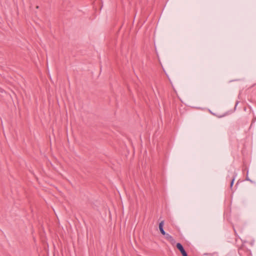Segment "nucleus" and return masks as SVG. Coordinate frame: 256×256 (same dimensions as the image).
Returning <instances> with one entry per match:
<instances>
[{
	"instance_id": "20e7f679",
	"label": "nucleus",
	"mask_w": 256,
	"mask_h": 256,
	"mask_svg": "<svg viewBox=\"0 0 256 256\" xmlns=\"http://www.w3.org/2000/svg\"><path fill=\"white\" fill-rule=\"evenodd\" d=\"M234 179H235V176H232V180H231V182H230V188H232V186H233V184H234Z\"/></svg>"
},
{
	"instance_id": "39448f33",
	"label": "nucleus",
	"mask_w": 256,
	"mask_h": 256,
	"mask_svg": "<svg viewBox=\"0 0 256 256\" xmlns=\"http://www.w3.org/2000/svg\"><path fill=\"white\" fill-rule=\"evenodd\" d=\"M246 180L250 181L251 183H253V182L251 180H250L249 178L248 177V171L247 172V174H246Z\"/></svg>"
},
{
	"instance_id": "7ed1b4c3",
	"label": "nucleus",
	"mask_w": 256,
	"mask_h": 256,
	"mask_svg": "<svg viewBox=\"0 0 256 256\" xmlns=\"http://www.w3.org/2000/svg\"><path fill=\"white\" fill-rule=\"evenodd\" d=\"M164 221L162 220L160 224H159V229L161 232V234L162 235L166 234V232L164 230Z\"/></svg>"
},
{
	"instance_id": "423d86ee",
	"label": "nucleus",
	"mask_w": 256,
	"mask_h": 256,
	"mask_svg": "<svg viewBox=\"0 0 256 256\" xmlns=\"http://www.w3.org/2000/svg\"><path fill=\"white\" fill-rule=\"evenodd\" d=\"M38 8H39V6H36V8L38 9Z\"/></svg>"
},
{
	"instance_id": "f257e3e1",
	"label": "nucleus",
	"mask_w": 256,
	"mask_h": 256,
	"mask_svg": "<svg viewBox=\"0 0 256 256\" xmlns=\"http://www.w3.org/2000/svg\"><path fill=\"white\" fill-rule=\"evenodd\" d=\"M176 248L180 252L182 256H188L186 251L184 249L182 245L180 243H177Z\"/></svg>"
},
{
	"instance_id": "f03ea898",
	"label": "nucleus",
	"mask_w": 256,
	"mask_h": 256,
	"mask_svg": "<svg viewBox=\"0 0 256 256\" xmlns=\"http://www.w3.org/2000/svg\"><path fill=\"white\" fill-rule=\"evenodd\" d=\"M166 238L172 244H174L176 242L174 239L168 234L166 232V234L164 235Z\"/></svg>"
}]
</instances>
